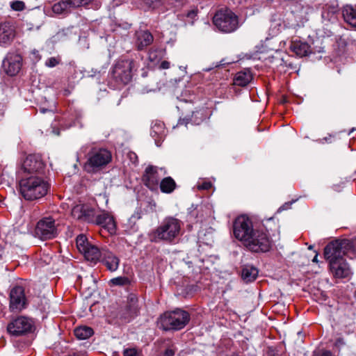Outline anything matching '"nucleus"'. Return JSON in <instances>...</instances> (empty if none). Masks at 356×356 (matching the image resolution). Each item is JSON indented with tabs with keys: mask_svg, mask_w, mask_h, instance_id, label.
<instances>
[{
	"mask_svg": "<svg viewBox=\"0 0 356 356\" xmlns=\"http://www.w3.org/2000/svg\"><path fill=\"white\" fill-rule=\"evenodd\" d=\"M233 232L235 238L251 252H266L272 247L268 234L263 230L254 229L252 220L245 215L235 219Z\"/></svg>",
	"mask_w": 356,
	"mask_h": 356,
	"instance_id": "1",
	"label": "nucleus"
},
{
	"mask_svg": "<svg viewBox=\"0 0 356 356\" xmlns=\"http://www.w3.org/2000/svg\"><path fill=\"white\" fill-rule=\"evenodd\" d=\"M182 222L172 216L165 217L161 224L149 234L152 242L172 243L181 234Z\"/></svg>",
	"mask_w": 356,
	"mask_h": 356,
	"instance_id": "2",
	"label": "nucleus"
},
{
	"mask_svg": "<svg viewBox=\"0 0 356 356\" xmlns=\"http://www.w3.org/2000/svg\"><path fill=\"white\" fill-rule=\"evenodd\" d=\"M50 185L39 175H31L21 179L19 191L22 197L27 200H35L45 196L49 191Z\"/></svg>",
	"mask_w": 356,
	"mask_h": 356,
	"instance_id": "3",
	"label": "nucleus"
},
{
	"mask_svg": "<svg viewBox=\"0 0 356 356\" xmlns=\"http://www.w3.org/2000/svg\"><path fill=\"white\" fill-rule=\"evenodd\" d=\"M347 255L343 250L338 248L337 243H330L324 250V257L329 261L332 273L337 277H346L350 269L343 256Z\"/></svg>",
	"mask_w": 356,
	"mask_h": 356,
	"instance_id": "4",
	"label": "nucleus"
},
{
	"mask_svg": "<svg viewBox=\"0 0 356 356\" xmlns=\"http://www.w3.org/2000/svg\"><path fill=\"white\" fill-rule=\"evenodd\" d=\"M112 160L111 152L106 148L92 147L87 154L83 168L88 173H96L102 170Z\"/></svg>",
	"mask_w": 356,
	"mask_h": 356,
	"instance_id": "5",
	"label": "nucleus"
},
{
	"mask_svg": "<svg viewBox=\"0 0 356 356\" xmlns=\"http://www.w3.org/2000/svg\"><path fill=\"white\" fill-rule=\"evenodd\" d=\"M190 321L189 314L182 309L165 313L160 318L164 330H179L184 328Z\"/></svg>",
	"mask_w": 356,
	"mask_h": 356,
	"instance_id": "6",
	"label": "nucleus"
},
{
	"mask_svg": "<svg viewBox=\"0 0 356 356\" xmlns=\"http://www.w3.org/2000/svg\"><path fill=\"white\" fill-rule=\"evenodd\" d=\"M213 23L223 33H232L238 28L237 15L227 8L218 10L213 17Z\"/></svg>",
	"mask_w": 356,
	"mask_h": 356,
	"instance_id": "7",
	"label": "nucleus"
},
{
	"mask_svg": "<svg viewBox=\"0 0 356 356\" xmlns=\"http://www.w3.org/2000/svg\"><path fill=\"white\" fill-rule=\"evenodd\" d=\"M58 224L51 216L41 218L36 224L35 235L41 240H50L58 234Z\"/></svg>",
	"mask_w": 356,
	"mask_h": 356,
	"instance_id": "8",
	"label": "nucleus"
},
{
	"mask_svg": "<svg viewBox=\"0 0 356 356\" xmlns=\"http://www.w3.org/2000/svg\"><path fill=\"white\" fill-rule=\"evenodd\" d=\"M138 65L133 60H121L116 63L113 69V75L117 81L127 84L132 78L133 71L136 70Z\"/></svg>",
	"mask_w": 356,
	"mask_h": 356,
	"instance_id": "9",
	"label": "nucleus"
},
{
	"mask_svg": "<svg viewBox=\"0 0 356 356\" xmlns=\"http://www.w3.org/2000/svg\"><path fill=\"white\" fill-rule=\"evenodd\" d=\"M32 323L26 317L20 316L11 321L7 326L8 332L13 336L24 334L31 330Z\"/></svg>",
	"mask_w": 356,
	"mask_h": 356,
	"instance_id": "10",
	"label": "nucleus"
},
{
	"mask_svg": "<svg viewBox=\"0 0 356 356\" xmlns=\"http://www.w3.org/2000/svg\"><path fill=\"white\" fill-rule=\"evenodd\" d=\"M162 172V168H158L152 165L148 166L143 176V181L145 186L152 191L156 189L163 175Z\"/></svg>",
	"mask_w": 356,
	"mask_h": 356,
	"instance_id": "11",
	"label": "nucleus"
},
{
	"mask_svg": "<svg viewBox=\"0 0 356 356\" xmlns=\"http://www.w3.org/2000/svg\"><path fill=\"white\" fill-rule=\"evenodd\" d=\"M26 299L22 286L13 287L10 293V308L12 311H21L26 306Z\"/></svg>",
	"mask_w": 356,
	"mask_h": 356,
	"instance_id": "12",
	"label": "nucleus"
},
{
	"mask_svg": "<svg viewBox=\"0 0 356 356\" xmlns=\"http://www.w3.org/2000/svg\"><path fill=\"white\" fill-rule=\"evenodd\" d=\"M22 58L19 54L9 53L3 60V67L9 76L17 74L22 67Z\"/></svg>",
	"mask_w": 356,
	"mask_h": 356,
	"instance_id": "13",
	"label": "nucleus"
},
{
	"mask_svg": "<svg viewBox=\"0 0 356 356\" xmlns=\"http://www.w3.org/2000/svg\"><path fill=\"white\" fill-rule=\"evenodd\" d=\"M44 163L38 154H29L24 161L22 168L29 173H40L44 168Z\"/></svg>",
	"mask_w": 356,
	"mask_h": 356,
	"instance_id": "14",
	"label": "nucleus"
},
{
	"mask_svg": "<svg viewBox=\"0 0 356 356\" xmlns=\"http://www.w3.org/2000/svg\"><path fill=\"white\" fill-rule=\"evenodd\" d=\"M93 222L102 226L110 234H113L115 232V224L113 218L107 213L104 212L97 215Z\"/></svg>",
	"mask_w": 356,
	"mask_h": 356,
	"instance_id": "15",
	"label": "nucleus"
},
{
	"mask_svg": "<svg viewBox=\"0 0 356 356\" xmlns=\"http://www.w3.org/2000/svg\"><path fill=\"white\" fill-rule=\"evenodd\" d=\"M138 312V298L135 295H130L127 299V304L124 312L121 314V317L125 321H129Z\"/></svg>",
	"mask_w": 356,
	"mask_h": 356,
	"instance_id": "16",
	"label": "nucleus"
},
{
	"mask_svg": "<svg viewBox=\"0 0 356 356\" xmlns=\"http://www.w3.org/2000/svg\"><path fill=\"white\" fill-rule=\"evenodd\" d=\"M100 261L111 272L115 271L120 264L119 258L107 250H103V256Z\"/></svg>",
	"mask_w": 356,
	"mask_h": 356,
	"instance_id": "17",
	"label": "nucleus"
},
{
	"mask_svg": "<svg viewBox=\"0 0 356 356\" xmlns=\"http://www.w3.org/2000/svg\"><path fill=\"white\" fill-rule=\"evenodd\" d=\"M15 37V31L9 23L0 24V44H8Z\"/></svg>",
	"mask_w": 356,
	"mask_h": 356,
	"instance_id": "18",
	"label": "nucleus"
},
{
	"mask_svg": "<svg viewBox=\"0 0 356 356\" xmlns=\"http://www.w3.org/2000/svg\"><path fill=\"white\" fill-rule=\"evenodd\" d=\"M136 45L138 50H143L153 42V36L147 31H139L136 33Z\"/></svg>",
	"mask_w": 356,
	"mask_h": 356,
	"instance_id": "19",
	"label": "nucleus"
},
{
	"mask_svg": "<svg viewBox=\"0 0 356 356\" xmlns=\"http://www.w3.org/2000/svg\"><path fill=\"white\" fill-rule=\"evenodd\" d=\"M290 49L299 57L307 56L312 52L309 45L306 42L300 40L292 41Z\"/></svg>",
	"mask_w": 356,
	"mask_h": 356,
	"instance_id": "20",
	"label": "nucleus"
},
{
	"mask_svg": "<svg viewBox=\"0 0 356 356\" xmlns=\"http://www.w3.org/2000/svg\"><path fill=\"white\" fill-rule=\"evenodd\" d=\"M103 250H99L97 246L90 244L83 254L88 261L96 264L101 260L103 256Z\"/></svg>",
	"mask_w": 356,
	"mask_h": 356,
	"instance_id": "21",
	"label": "nucleus"
},
{
	"mask_svg": "<svg viewBox=\"0 0 356 356\" xmlns=\"http://www.w3.org/2000/svg\"><path fill=\"white\" fill-rule=\"evenodd\" d=\"M252 80V74L250 70L245 69L244 70L237 72L234 78V84L238 86L245 87Z\"/></svg>",
	"mask_w": 356,
	"mask_h": 356,
	"instance_id": "22",
	"label": "nucleus"
},
{
	"mask_svg": "<svg viewBox=\"0 0 356 356\" xmlns=\"http://www.w3.org/2000/svg\"><path fill=\"white\" fill-rule=\"evenodd\" d=\"M342 15L347 24L356 28V7L351 5L345 6L342 10Z\"/></svg>",
	"mask_w": 356,
	"mask_h": 356,
	"instance_id": "23",
	"label": "nucleus"
},
{
	"mask_svg": "<svg viewBox=\"0 0 356 356\" xmlns=\"http://www.w3.org/2000/svg\"><path fill=\"white\" fill-rule=\"evenodd\" d=\"M332 243H337L338 244V248H339V249L343 250L347 255L351 252L356 254V238L353 240L343 239L335 241Z\"/></svg>",
	"mask_w": 356,
	"mask_h": 356,
	"instance_id": "24",
	"label": "nucleus"
},
{
	"mask_svg": "<svg viewBox=\"0 0 356 356\" xmlns=\"http://www.w3.org/2000/svg\"><path fill=\"white\" fill-rule=\"evenodd\" d=\"M258 270L252 266H245L241 272V277L245 282H252L258 276Z\"/></svg>",
	"mask_w": 356,
	"mask_h": 356,
	"instance_id": "25",
	"label": "nucleus"
},
{
	"mask_svg": "<svg viewBox=\"0 0 356 356\" xmlns=\"http://www.w3.org/2000/svg\"><path fill=\"white\" fill-rule=\"evenodd\" d=\"M52 11L56 15H67L71 13L72 9L68 0H60L53 5Z\"/></svg>",
	"mask_w": 356,
	"mask_h": 356,
	"instance_id": "26",
	"label": "nucleus"
},
{
	"mask_svg": "<svg viewBox=\"0 0 356 356\" xmlns=\"http://www.w3.org/2000/svg\"><path fill=\"white\" fill-rule=\"evenodd\" d=\"M175 187L176 183L170 177L163 178L160 182V189L161 192L164 193H172Z\"/></svg>",
	"mask_w": 356,
	"mask_h": 356,
	"instance_id": "27",
	"label": "nucleus"
},
{
	"mask_svg": "<svg viewBox=\"0 0 356 356\" xmlns=\"http://www.w3.org/2000/svg\"><path fill=\"white\" fill-rule=\"evenodd\" d=\"M93 334V330L87 326H81L74 330V335L79 339H86Z\"/></svg>",
	"mask_w": 356,
	"mask_h": 356,
	"instance_id": "28",
	"label": "nucleus"
},
{
	"mask_svg": "<svg viewBox=\"0 0 356 356\" xmlns=\"http://www.w3.org/2000/svg\"><path fill=\"white\" fill-rule=\"evenodd\" d=\"M322 18L324 21L334 22L337 20V10L334 8H325L322 12Z\"/></svg>",
	"mask_w": 356,
	"mask_h": 356,
	"instance_id": "29",
	"label": "nucleus"
},
{
	"mask_svg": "<svg viewBox=\"0 0 356 356\" xmlns=\"http://www.w3.org/2000/svg\"><path fill=\"white\" fill-rule=\"evenodd\" d=\"M83 218L81 219L82 221L93 222L94 220L96 217L95 215V211L89 206L83 205Z\"/></svg>",
	"mask_w": 356,
	"mask_h": 356,
	"instance_id": "30",
	"label": "nucleus"
},
{
	"mask_svg": "<svg viewBox=\"0 0 356 356\" xmlns=\"http://www.w3.org/2000/svg\"><path fill=\"white\" fill-rule=\"evenodd\" d=\"M76 243L79 251L81 253L86 251V249L90 245L83 234H80L76 237Z\"/></svg>",
	"mask_w": 356,
	"mask_h": 356,
	"instance_id": "31",
	"label": "nucleus"
},
{
	"mask_svg": "<svg viewBox=\"0 0 356 356\" xmlns=\"http://www.w3.org/2000/svg\"><path fill=\"white\" fill-rule=\"evenodd\" d=\"M143 3L151 9H156L163 6L165 0H142Z\"/></svg>",
	"mask_w": 356,
	"mask_h": 356,
	"instance_id": "32",
	"label": "nucleus"
},
{
	"mask_svg": "<svg viewBox=\"0 0 356 356\" xmlns=\"http://www.w3.org/2000/svg\"><path fill=\"white\" fill-rule=\"evenodd\" d=\"M83 212H84L83 204H78L74 206L72 209V216L74 218L81 220L83 218Z\"/></svg>",
	"mask_w": 356,
	"mask_h": 356,
	"instance_id": "33",
	"label": "nucleus"
},
{
	"mask_svg": "<svg viewBox=\"0 0 356 356\" xmlns=\"http://www.w3.org/2000/svg\"><path fill=\"white\" fill-rule=\"evenodd\" d=\"M61 59L59 56L48 58L45 61V66L47 67H54L60 64Z\"/></svg>",
	"mask_w": 356,
	"mask_h": 356,
	"instance_id": "34",
	"label": "nucleus"
},
{
	"mask_svg": "<svg viewBox=\"0 0 356 356\" xmlns=\"http://www.w3.org/2000/svg\"><path fill=\"white\" fill-rule=\"evenodd\" d=\"M113 284L118 286L125 285L129 282V280L124 277H118L111 280Z\"/></svg>",
	"mask_w": 356,
	"mask_h": 356,
	"instance_id": "35",
	"label": "nucleus"
},
{
	"mask_svg": "<svg viewBox=\"0 0 356 356\" xmlns=\"http://www.w3.org/2000/svg\"><path fill=\"white\" fill-rule=\"evenodd\" d=\"M10 6L12 9L16 11H21L24 9L25 5L23 1H15L11 3Z\"/></svg>",
	"mask_w": 356,
	"mask_h": 356,
	"instance_id": "36",
	"label": "nucleus"
},
{
	"mask_svg": "<svg viewBox=\"0 0 356 356\" xmlns=\"http://www.w3.org/2000/svg\"><path fill=\"white\" fill-rule=\"evenodd\" d=\"M124 356H138V353L134 348H129L124 350Z\"/></svg>",
	"mask_w": 356,
	"mask_h": 356,
	"instance_id": "37",
	"label": "nucleus"
},
{
	"mask_svg": "<svg viewBox=\"0 0 356 356\" xmlns=\"http://www.w3.org/2000/svg\"><path fill=\"white\" fill-rule=\"evenodd\" d=\"M211 187L210 182H203L202 184H198L197 188L200 190H209Z\"/></svg>",
	"mask_w": 356,
	"mask_h": 356,
	"instance_id": "38",
	"label": "nucleus"
},
{
	"mask_svg": "<svg viewBox=\"0 0 356 356\" xmlns=\"http://www.w3.org/2000/svg\"><path fill=\"white\" fill-rule=\"evenodd\" d=\"M68 2L72 10L79 8L78 0H68Z\"/></svg>",
	"mask_w": 356,
	"mask_h": 356,
	"instance_id": "39",
	"label": "nucleus"
},
{
	"mask_svg": "<svg viewBox=\"0 0 356 356\" xmlns=\"http://www.w3.org/2000/svg\"><path fill=\"white\" fill-rule=\"evenodd\" d=\"M79 3V7H86L90 3H92L94 0H78Z\"/></svg>",
	"mask_w": 356,
	"mask_h": 356,
	"instance_id": "40",
	"label": "nucleus"
},
{
	"mask_svg": "<svg viewBox=\"0 0 356 356\" xmlns=\"http://www.w3.org/2000/svg\"><path fill=\"white\" fill-rule=\"evenodd\" d=\"M175 353V349L172 348H168L165 350L163 356H174Z\"/></svg>",
	"mask_w": 356,
	"mask_h": 356,
	"instance_id": "41",
	"label": "nucleus"
},
{
	"mask_svg": "<svg viewBox=\"0 0 356 356\" xmlns=\"http://www.w3.org/2000/svg\"><path fill=\"white\" fill-rule=\"evenodd\" d=\"M170 63L168 61L163 60V61L161 62V63L160 65V68L161 69L166 70V69L170 68Z\"/></svg>",
	"mask_w": 356,
	"mask_h": 356,
	"instance_id": "42",
	"label": "nucleus"
},
{
	"mask_svg": "<svg viewBox=\"0 0 356 356\" xmlns=\"http://www.w3.org/2000/svg\"><path fill=\"white\" fill-rule=\"evenodd\" d=\"M156 51L155 50H150L149 52V59L151 61H154L156 60Z\"/></svg>",
	"mask_w": 356,
	"mask_h": 356,
	"instance_id": "43",
	"label": "nucleus"
},
{
	"mask_svg": "<svg viewBox=\"0 0 356 356\" xmlns=\"http://www.w3.org/2000/svg\"><path fill=\"white\" fill-rule=\"evenodd\" d=\"M197 15V10H191L188 11L186 14V16L189 18L193 19Z\"/></svg>",
	"mask_w": 356,
	"mask_h": 356,
	"instance_id": "44",
	"label": "nucleus"
},
{
	"mask_svg": "<svg viewBox=\"0 0 356 356\" xmlns=\"http://www.w3.org/2000/svg\"><path fill=\"white\" fill-rule=\"evenodd\" d=\"M31 54H33L34 58L36 60H39L40 59V56L39 54V52L38 50H33L31 51Z\"/></svg>",
	"mask_w": 356,
	"mask_h": 356,
	"instance_id": "45",
	"label": "nucleus"
},
{
	"mask_svg": "<svg viewBox=\"0 0 356 356\" xmlns=\"http://www.w3.org/2000/svg\"><path fill=\"white\" fill-rule=\"evenodd\" d=\"M5 106L3 104L0 103V118H1L4 114Z\"/></svg>",
	"mask_w": 356,
	"mask_h": 356,
	"instance_id": "46",
	"label": "nucleus"
},
{
	"mask_svg": "<svg viewBox=\"0 0 356 356\" xmlns=\"http://www.w3.org/2000/svg\"><path fill=\"white\" fill-rule=\"evenodd\" d=\"M302 9H305V12L307 13H312L313 11V8L309 6H305L302 7Z\"/></svg>",
	"mask_w": 356,
	"mask_h": 356,
	"instance_id": "47",
	"label": "nucleus"
},
{
	"mask_svg": "<svg viewBox=\"0 0 356 356\" xmlns=\"http://www.w3.org/2000/svg\"><path fill=\"white\" fill-rule=\"evenodd\" d=\"M321 356H332L330 351L323 352Z\"/></svg>",
	"mask_w": 356,
	"mask_h": 356,
	"instance_id": "48",
	"label": "nucleus"
},
{
	"mask_svg": "<svg viewBox=\"0 0 356 356\" xmlns=\"http://www.w3.org/2000/svg\"><path fill=\"white\" fill-rule=\"evenodd\" d=\"M156 128H162V126H160V125H158L156 126V124L152 127V132H154V133H156V131L155 130Z\"/></svg>",
	"mask_w": 356,
	"mask_h": 356,
	"instance_id": "49",
	"label": "nucleus"
},
{
	"mask_svg": "<svg viewBox=\"0 0 356 356\" xmlns=\"http://www.w3.org/2000/svg\"><path fill=\"white\" fill-rule=\"evenodd\" d=\"M175 3H178V5H181L184 3V0H174Z\"/></svg>",
	"mask_w": 356,
	"mask_h": 356,
	"instance_id": "50",
	"label": "nucleus"
},
{
	"mask_svg": "<svg viewBox=\"0 0 356 356\" xmlns=\"http://www.w3.org/2000/svg\"><path fill=\"white\" fill-rule=\"evenodd\" d=\"M317 257H318V255H317V254H316V255H315V257H314V259H312V261H313V262H316V263H317V262H318V259H317Z\"/></svg>",
	"mask_w": 356,
	"mask_h": 356,
	"instance_id": "51",
	"label": "nucleus"
},
{
	"mask_svg": "<svg viewBox=\"0 0 356 356\" xmlns=\"http://www.w3.org/2000/svg\"><path fill=\"white\" fill-rule=\"evenodd\" d=\"M87 148L86 146H83L81 149H80V152H83Z\"/></svg>",
	"mask_w": 356,
	"mask_h": 356,
	"instance_id": "52",
	"label": "nucleus"
},
{
	"mask_svg": "<svg viewBox=\"0 0 356 356\" xmlns=\"http://www.w3.org/2000/svg\"><path fill=\"white\" fill-rule=\"evenodd\" d=\"M134 156H132V159L136 158V155L135 154H133Z\"/></svg>",
	"mask_w": 356,
	"mask_h": 356,
	"instance_id": "53",
	"label": "nucleus"
},
{
	"mask_svg": "<svg viewBox=\"0 0 356 356\" xmlns=\"http://www.w3.org/2000/svg\"><path fill=\"white\" fill-rule=\"evenodd\" d=\"M134 156H132V159L136 158V155L135 154H133Z\"/></svg>",
	"mask_w": 356,
	"mask_h": 356,
	"instance_id": "54",
	"label": "nucleus"
},
{
	"mask_svg": "<svg viewBox=\"0 0 356 356\" xmlns=\"http://www.w3.org/2000/svg\"><path fill=\"white\" fill-rule=\"evenodd\" d=\"M70 356H79V355H76V354H73V355H70Z\"/></svg>",
	"mask_w": 356,
	"mask_h": 356,
	"instance_id": "55",
	"label": "nucleus"
},
{
	"mask_svg": "<svg viewBox=\"0 0 356 356\" xmlns=\"http://www.w3.org/2000/svg\"><path fill=\"white\" fill-rule=\"evenodd\" d=\"M41 111H42V113H44V112H45V110H44V109H42Z\"/></svg>",
	"mask_w": 356,
	"mask_h": 356,
	"instance_id": "56",
	"label": "nucleus"
},
{
	"mask_svg": "<svg viewBox=\"0 0 356 356\" xmlns=\"http://www.w3.org/2000/svg\"><path fill=\"white\" fill-rule=\"evenodd\" d=\"M355 130V129H352V130L350 131V132H353V131Z\"/></svg>",
	"mask_w": 356,
	"mask_h": 356,
	"instance_id": "57",
	"label": "nucleus"
},
{
	"mask_svg": "<svg viewBox=\"0 0 356 356\" xmlns=\"http://www.w3.org/2000/svg\"><path fill=\"white\" fill-rule=\"evenodd\" d=\"M355 297L356 298V290H355Z\"/></svg>",
	"mask_w": 356,
	"mask_h": 356,
	"instance_id": "58",
	"label": "nucleus"
}]
</instances>
